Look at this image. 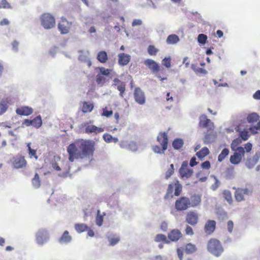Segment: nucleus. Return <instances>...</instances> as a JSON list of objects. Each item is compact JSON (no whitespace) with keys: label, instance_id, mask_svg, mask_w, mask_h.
Here are the masks:
<instances>
[{"label":"nucleus","instance_id":"473e14b6","mask_svg":"<svg viewBox=\"0 0 260 260\" xmlns=\"http://www.w3.org/2000/svg\"><path fill=\"white\" fill-rule=\"evenodd\" d=\"M30 143H28L27 144L29 157L30 158H35L37 160L38 158V156L37 154V150L32 149L30 147Z\"/></svg>","mask_w":260,"mask_h":260},{"label":"nucleus","instance_id":"c9c22d12","mask_svg":"<svg viewBox=\"0 0 260 260\" xmlns=\"http://www.w3.org/2000/svg\"><path fill=\"white\" fill-rule=\"evenodd\" d=\"M229 150L228 148H224L218 156V161H222L228 155Z\"/></svg>","mask_w":260,"mask_h":260},{"label":"nucleus","instance_id":"5701e85b","mask_svg":"<svg viewBox=\"0 0 260 260\" xmlns=\"http://www.w3.org/2000/svg\"><path fill=\"white\" fill-rule=\"evenodd\" d=\"M201 202V196L193 194L190 197V207H194L200 205Z\"/></svg>","mask_w":260,"mask_h":260},{"label":"nucleus","instance_id":"b1692460","mask_svg":"<svg viewBox=\"0 0 260 260\" xmlns=\"http://www.w3.org/2000/svg\"><path fill=\"white\" fill-rule=\"evenodd\" d=\"M184 249L186 254H191L197 251V247L196 245L189 243L185 245Z\"/></svg>","mask_w":260,"mask_h":260},{"label":"nucleus","instance_id":"1a4fd4ad","mask_svg":"<svg viewBox=\"0 0 260 260\" xmlns=\"http://www.w3.org/2000/svg\"><path fill=\"white\" fill-rule=\"evenodd\" d=\"M12 165L15 169H22L26 167L27 161L24 156L17 155L13 157L11 160Z\"/></svg>","mask_w":260,"mask_h":260},{"label":"nucleus","instance_id":"9b49d317","mask_svg":"<svg viewBox=\"0 0 260 260\" xmlns=\"http://www.w3.org/2000/svg\"><path fill=\"white\" fill-rule=\"evenodd\" d=\"M134 97L136 102L139 105H144L146 102L145 93L140 87L135 89Z\"/></svg>","mask_w":260,"mask_h":260},{"label":"nucleus","instance_id":"e433bc0d","mask_svg":"<svg viewBox=\"0 0 260 260\" xmlns=\"http://www.w3.org/2000/svg\"><path fill=\"white\" fill-rule=\"evenodd\" d=\"M207 173H205L203 171L199 172L196 175L197 177L199 178V181L202 182L207 180Z\"/></svg>","mask_w":260,"mask_h":260},{"label":"nucleus","instance_id":"7c9ffc66","mask_svg":"<svg viewBox=\"0 0 260 260\" xmlns=\"http://www.w3.org/2000/svg\"><path fill=\"white\" fill-rule=\"evenodd\" d=\"M103 138L104 141L108 143L111 142L116 143L118 141L117 138L113 137L110 134L108 133L104 134L103 136Z\"/></svg>","mask_w":260,"mask_h":260},{"label":"nucleus","instance_id":"13d9d810","mask_svg":"<svg viewBox=\"0 0 260 260\" xmlns=\"http://www.w3.org/2000/svg\"><path fill=\"white\" fill-rule=\"evenodd\" d=\"M212 141L211 140V137L210 135H206L205 136L204 139V143L205 144H208L211 143Z\"/></svg>","mask_w":260,"mask_h":260},{"label":"nucleus","instance_id":"f03ea898","mask_svg":"<svg viewBox=\"0 0 260 260\" xmlns=\"http://www.w3.org/2000/svg\"><path fill=\"white\" fill-rule=\"evenodd\" d=\"M208 251L215 256L219 257L224 251V248L220 241L216 238H211L207 242Z\"/></svg>","mask_w":260,"mask_h":260},{"label":"nucleus","instance_id":"9d476101","mask_svg":"<svg viewBox=\"0 0 260 260\" xmlns=\"http://www.w3.org/2000/svg\"><path fill=\"white\" fill-rule=\"evenodd\" d=\"M199 214L194 211H190L186 214L185 221L189 224L195 226L199 222Z\"/></svg>","mask_w":260,"mask_h":260},{"label":"nucleus","instance_id":"c85d7f7f","mask_svg":"<svg viewBox=\"0 0 260 260\" xmlns=\"http://www.w3.org/2000/svg\"><path fill=\"white\" fill-rule=\"evenodd\" d=\"M184 141L181 138H176L172 142V146L174 149L178 150L182 147Z\"/></svg>","mask_w":260,"mask_h":260},{"label":"nucleus","instance_id":"ddd939ff","mask_svg":"<svg viewBox=\"0 0 260 260\" xmlns=\"http://www.w3.org/2000/svg\"><path fill=\"white\" fill-rule=\"evenodd\" d=\"M49 239V234L45 229H40L36 235V240L39 244H43Z\"/></svg>","mask_w":260,"mask_h":260},{"label":"nucleus","instance_id":"680f3d73","mask_svg":"<svg viewBox=\"0 0 260 260\" xmlns=\"http://www.w3.org/2000/svg\"><path fill=\"white\" fill-rule=\"evenodd\" d=\"M227 227L228 231L231 233L232 232L233 227H234V223L232 221L229 220L228 222L227 223Z\"/></svg>","mask_w":260,"mask_h":260},{"label":"nucleus","instance_id":"f704fd0d","mask_svg":"<svg viewBox=\"0 0 260 260\" xmlns=\"http://www.w3.org/2000/svg\"><path fill=\"white\" fill-rule=\"evenodd\" d=\"M32 185L36 188H38L41 185V181L39 177V175L38 173H36L34 177L31 180Z\"/></svg>","mask_w":260,"mask_h":260},{"label":"nucleus","instance_id":"2f4dec72","mask_svg":"<svg viewBox=\"0 0 260 260\" xmlns=\"http://www.w3.org/2000/svg\"><path fill=\"white\" fill-rule=\"evenodd\" d=\"M209 153V149L206 147H204L199 151L197 152L196 155L198 158L201 159L208 155Z\"/></svg>","mask_w":260,"mask_h":260},{"label":"nucleus","instance_id":"de8ad7c7","mask_svg":"<svg viewBox=\"0 0 260 260\" xmlns=\"http://www.w3.org/2000/svg\"><path fill=\"white\" fill-rule=\"evenodd\" d=\"M11 5L6 0H2L0 2V9H10Z\"/></svg>","mask_w":260,"mask_h":260},{"label":"nucleus","instance_id":"6e6552de","mask_svg":"<svg viewBox=\"0 0 260 260\" xmlns=\"http://www.w3.org/2000/svg\"><path fill=\"white\" fill-rule=\"evenodd\" d=\"M192 169H189L188 162L187 161H184L179 170V173L180 178L182 179H186L190 178L193 174Z\"/></svg>","mask_w":260,"mask_h":260},{"label":"nucleus","instance_id":"bb28decb","mask_svg":"<svg viewBox=\"0 0 260 260\" xmlns=\"http://www.w3.org/2000/svg\"><path fill=\"white\" fill-rule=\"evenodd\" d=\"M211 123V120L207 118V116L205 115H202L200 117L199 121V126L201 127L205 128L207 127L209 124Z\"/></svg>","mask_w":260,"mask_h":260},{"label":"nucleus","instance_id":"0eeeda50","mask_svg":"<svg viewBox=\"0 0 260 260\" xmlns=\"http://www.w3.org/2000/svg\"><path fill=\"white\" fill-rule=\"evenodd\" d=\"M175 209L177 211H184L190 207V199L186 197H181L175 203Z\"/></svg>","mask_w":260,"mask_h":260},{"label":"nucleus","instance_id":"f3484780","mask_svg":"<svg viewBox=\"0 0 260 260\" xmlns=\"http://www.w3.org/2000/svg\"><path fill=\"white\" fill-rule=\"evenodd\" d=\"M216 221L213 220H208L205 224L204 231L207 235L212 234L216 228Z\"/></svg>","mask_w":260,"mask_h":260},{"label":"nucleus","instance_id":"20e7f679","mask_svg":"<svg viewBox=\"0 0 260 260\" xmlns=\"http://www.w3.org/2000/svg\"><path fill=\"white\" fill-rule=\"evenodd\" d=\"M174 188L175 189L174 195L177 197L179 196L182 192V186L177 180L169 185L167 190V193L164 197L165 199L173 198L172 193Z\"/></svg>","mask_w":260,"mask_h":260},{"label":"nucleus","instance_id":"a19ab883","mask_svg":"<svg viewBox=\"0 0 260 260\" xmlns=\"http://www.w3.org/2000/svg\"><path fill=\"white\" fill-rule=\"evenodd\" d=\"M154 240L156 242H164L165 243H168L166 236L163 234H157L155 236Z\"/></svg>","mask_w":260,"mask_h":260},{"label":"nucleus","instance_id":"393cba45","mask_svg":"<svg viewBox=\"0 0 260 260\" xmlns=\"http://www.w3.org/2000/svg\"><path fill=\"white\" fill-rule=\"evenodd\" d=\"M72 240V237L69 235L68 231H65L61 237L59 239V242L61 244L68 243Z\"/></svg>","mask_w":260,"mask_h":260},{"label":"nucleus","instance_id":"412c9836","mask_svg":"<svg viewBox=\"0 0 260 260\" xmlns=\"http://www.w3.org/2000/svg\"><path fill=\"white\" fill-rule=\"evenodd\" d=\"M11 103L10 98L3 99L0 102V115L3 114L7 110L9 105Z\"/></svg>","mask_w":260,"mask_h":260},{"label":"nucleus","instance_id":"f257e3e1","mask_svg":"<svg viewBox=\"0 0 260 260\" xmlns=\"http://www.w3.org/2000/svg\"><path fill=\"white\" fill-rule=\"evenodd\" d=\"M69 160L92 157L95 150V142L92 140L78 139L67 147Z\"/></svg>","mask_w":260,"mask_h":260},{"label":"nucleus","instance_id":"6e6d98bb","mask_svg":"<svg viewBox=\"0 0 260 260\" xmlns=\"http://www.w3.org/2000/svg\"><path fill=\"white\" fill-rule=\"evenodd\" d=\"M103 222V217L102 215L98 214L96 217V223L99 226H101Z\"/></svg>","mask_w":260,"mask_h":260},{"label":"nucleus","instance_id":"2eb2a0df","mask_svg":"<svg viewBox=\"0 0 260 260\" xmlns=\"http://www.w3.org/2000/svg\"><path fill=\"white\" fill-rule=\"evenodd\" d=\"M144 64L153 73H156L160 70L159 64L154 60L151 59H147L144 61Z\"/></svg>","mask_w":260,"mask_h":260},{"label":"nucleus","instance_id":"4c0bfd02","mask_svg":"<svg viewBox=\"0 0 260 260\" xmlns=\"http://www.w3.org/2000/svg\"><path fill=\"white\" fill-rule=\"evenodd\" d=\"M191 68L197 74L206 75L207 73V71L205 69L198 67L194 64H192Z\"/></svg>","mask_w":260,"mask_h":260},{"label":"nucleus","instance_id":"8fccbe9b","mask_svg":"<svg viewBox=\"0 0 260 260\" xmlns=\"http://www.w3.org/2000/svg\"><path fill=\"white\" fill-rule=\"evenodd\" d=\"M174 168L173 164H171L170 165V168L168 169V170L167 171L166 174V178L168 179L169 177H170L174 173Z\"/></svg>","mask_w":260,"mask_h":260},{"label":"nucleus","instance_id":"c03bdc74","mask_svg":"<svg viewBox=\"0 0 260 260\" xmlns=\"http://www.w3.org/2000/svg\"><path fill=\"white\" fill-rule=\"evenodd\" d=\"M242 143V141L240 138L234 139L231 144V148L233 150H236V147H237L239 145Z\"/></svg>","mask_w":260,"mask_h":260},{"label":"nucleus","instance_id":"58836bf2","mask_svg":"<svg viewBox=\"0 0 260 260\" xmlns=\"http://www.w3.org/2000/svg\"><path fill=\"white\" fill-rule=\"evenodd\" d=\"M259 118V115L255 113L250 114L247 116V120L249 122H256L258 120Z\"/></svg>","mask_w":260,"mask_h":260},{"label":"nucleus","instance_id":"603ef678","mask_svg":"<svg viewBox=\"0 0 260 260\" xmlns=\"http://www.w3.org/2000/svg\"><path fill=\"white\" fill-rule=\"evenodd\" d=\"M185 233L186 235L189 236H192L194 234L192 228L188 225L186 226Z\"/></svg>","mask_w":260,"mask_h":260},{"label":"nucleus","instance_id":"3c124183","mask_svg":"<svg viewBox=\"0 0 260 260\" xmlns=\"http://www.w3.org/2000/svg\"><path fill=\"white\" fill-rule=\"evenodd\" d=\"M171 58L165 57L162 60V64L167 68H170L171 66Z\"/></svg>","mask_w":260,"mask_h":260},{"label":"nucleus","instance_id":"dca6fc26","mask_svg":"<svg viewBox=\"0 0 260 260\" xmlns=\"http://www.w3.org/2000/svg\"><path fill=\"white\" fill-rule=\"evenodd\" d=\"M85 133L86 134L94 133L95 134L104 132V129L102 127H99L94 125L89 124L88 123L85 124Z\"/></svg>","mask_w":260,"mask_h":260},{"label":"nucleus","instance_id":"69168bd1","mask_svg":"<svg viewBox=\"0 0 260 260\" xmlns=\"http://www.w3.org/2000/svg\"><path fill=\"white\" fill-rule=\"evenodd\" d=\"M10 23L9 21L7 18H4L0 21V25H8Z\"/></svg>","mask_w":260,"mask_h":260},{"label":"nucleus","instance_id":"09e8293b","mask_svg":"<svg viewBox=\"0 0 260 260\" xmlns=\"http://www.w3.org/2000/svg\"><path fill=\"white\" fill-rule=\"evenodd\" d=\"M96 82L98 84H103L106 82V79L102 75L98 74L96 76Z\"/></svg>","mask_w":260,"mask_h":260},{"label":"nucleus","instance_id":"a18cd8bd","mask_svg":"<svg viewBox=\"0 0 260 260\" xmlns=\"http://www.w3.org/2000/svg\"><path fill=\"white\" fill-rule=\"evenodd\" d=\"M240 137L243 140L246 141L248 139L249 135L247 131H242L239 133Z\"/></svg>","mask_w":260,"mask_h":260},{"label":"nucleus","instance_id":"0e129e2a","mask_svg":"<svg viewBox=\"0 0 260 260\" xmlns=\"http://www.w3.org/2000/svg\"><path fill=\"white\" fill-rule=\"evenodd\" d=\"M244 149H245L247 152H250L252 149V144L250 143H247L245 144V148Z\"/></svg>","mask_w":260,"mask_h":260},{"label":"nucleus","instance_id":"bf43d9fd","mask_svg":"<svg viewBox=\"0 0 260 260\" xmlns=\"http://www.w3.org/2000/svg\"><path fill=\"white\" fill-rule=\"evenodd\" d=\"M119 240L120 239L118 237L112 238L110 240V244L112 246L115 245L119 241Z\"/></svg>","mask_w":260,"mask_h":260},{"label":"nucleus","instance_id":"aec40b11","mask_svg":"<svg viewBox=\"0 0 260 260\" xmlns=\"http://www.w3.org/2000/svg\"><path fill=\"white\" fill-rule=\"evenodd\" d=\"M118 63L121 66L127 65L131 60V56L124 53H121L118 55Z\"/></svg>","mask_w":260,"mask_h":260},{"label":"nucleus","instance_id":"39448f33","mask_svg":"<svg viewBox=\"0 0 260 260\" xmlns=\"http://www.w3.org/2000/svg\"><path fill=\"white\" fill-rule=\"evenodd\" d=\"M41 21L42 25L45 29H50L55 24V18L49 13L43 14L41 17Z\"/></svg>","mask_w":260,"mask_h":260},{"label":"nucleus","instance_id":"c756f323","mask_svg":"<svg viewBox=\"0 0 260 260\" xmlns=\"http://www.w3.org/2000/svg\"><path fill=\"white\" fill-rule=\"evenodd\" d=\"M179 41V37L175 34L169 35L167 40L166 42L168 44L173 45L177 43Z\"/></svg>","mask_w":260,"mask_h":260},{"label":"nucleus","instance_id":"72a5a7b5","mask_svg":"<svg viewBox=\"0 0 260 260\" xmlns=\"http://www.w3.org/2000/svg\"><path fill=\"white\" fill-rule=\"evenodd\" d=\"M75 229L78 233H81L87 231L88 227L85 223H76L75 224Z\"/></svg>","mask_w":260,"mask_h":260},{"label":"nucleus","instance_id":"4be33fe9","mask_svg":"<svg viewBox=\"0 0 260 260\" xmlns=\"http://www.w3.org/2000/svg\"><path fill=\"white\" fill-rule=\"evenodd\" d=\"M182 236L180 231L178 229H174L168 234V237L172 241H177L182 237Z\"/></svg>","mask_w":260,"mask_h":260},{"label":"nucleus","instance_id":"a211bd4d","mask_svg":"<svg viewBox=\"0 0 260 260\" xmlns=\"http://www.w3.org/2000/svg\"><path fill=\"white\" fill-rule=\"evenodd\" d=\"M113 85L117 87V89L120 91V96L123 97L125 91V83L120 80L118 78H115L113 80Z\"/></svg>","mask_w":260,"mask_h":260},{"label":"nucleus","instance_id":"cd10ccee","mask_svg":"<svg viewBox=\"0 0 260 260\" xmlns=\"http://www.w3.org/2000/svg\"><path fill=\"white\" fill-rule=\"evenodd\" d=\"M96 58L100 62L106 63L108 59L107 53L105 51H101L98 53Z\"/></svg>","mask_w":260,"mask_h":260},{"label":"nucleus","instance_id":"7ed1b4c3","mask_svg":"<svg viewBox=\"0 0 260 260\" xmlns=\"http://www.w3.org/2000/svg\"><path fill=\"white\" fill-rule=\"evenodd\" d=\"M157 141L161 145H155L153 147V150L157 153L163 154L167 149L168 144V134L166 132H160L157 137Z\"/></svg>","mask_w":260,"mask_h":260},{"label":"nucleus","instance_id":"e2e57ef3","mask_svg":"<svg viewBox=\"0 0 260 260\" xmlns=\"http://www.w3.org/2000/svg\"><path fill=\"white\" fill-rule=\"evenodd\" d=\"M260 129V121H259L255 126H251L249 129L252 132H256V131Z\"/></svg>","mask_w":260,"mask_h":260},{"label":"nucleus","instance_id":"338daca9","mask_svg":"<svg viewBox=\"0 0 260 260\" xmlns=\"http://www.w3.org/2000/svg\"><path fill=\"white\" fill-rule=\"evenodd\" d=\"M142 24V21L140 19H134L132 22L133 26L140 25Z\"/></svg>","mask_w":260,"mask_h":260},{"label":"nucleus","instance_id":"ea45409f","mask_svg":"<svg viewBox=\"0 0 260 260\" xmlns=\"http://www.w3.org/2000/svg\"><path fill=\"white\" fill-rule=\"evenodd\" d=\"M148 53L150 55L154 56L157 54L158 52V49H157L154 45H150L148 47Z\"/></svg>","mask_w":260,"mask_h":260},{"label":"nucleus","instance_id":"37998d69","mask_svg":"<svg viewBox=\"0 0 260 260\" xmlns=\"http://www.w3.org/2000/svg\"><path fill=\"white\" fill-rule=\"evenodd\" d=\"M224 198L229 203L232 202V197L231 192L229 190H225L223 192Z\"/></svg>","mask_w":260,"mask_h":260},{"label":"nucleus","instance_id":"a878e982","mask_svg":"<svg viewBox=\"0 0 260 260\" xmlns=\"http://www.w3.org/2000/svg\"><path fill=\"white\" fill-rule=\"evenodd\" d=\"M94 106L92 103H90L87 102H83L82 103V111L84 113L90 112L93 109Z\"/></svg>","mask_w":260,"mask_h":260},{"label":"nucleus","instance_id":"5fc2aeb1","mask_svg":"<svg viewBox=\"0 0 260 260\" xmlns=\"http://www.w3.org/2000/svg\"><path fill=\"white\" fill-rule=\"evenodd\" d=\"M113 114V111L112 110L109 111L107 110V108H105L103 109V112L102 114V116H106L107 117H109L112 116Z\"/></svg>","mask_w":260,"mask_h":260},{"label":"nucleus","instance_id":"f8f14e48","mask_svg":"<svg viewBox=\"0 0 260 260\" xmlns=\"http://www.w3.org/2000/svg\"><path fill=\"white\" fill-rule=\"evenodd\" d=\"M72 23L69 22L64 18H61L58 23V28L62 34H66L69 32Z\"/></svg>","mask_w":260,"mask_h":260},{"label":"nucleus","instance_id":"4468645a","mask_svg":"<svg viewBox=\"0 0 260 260\" xmlns=\"http://www.w3.org/2000/svg\"><path fill=\"white\" fill-rule=\"evenodd\" d=\"M251 191L247 188H238L235 192V197L238 202H241L244 200V195L249 194Z\"/></svg>","mask_w":260,"mask_h":260},{"label":"nucleus","instance_id":"423d86ee","mask_svg":"<svg viewBox=\"0 0 260 260\" xmlns=\"http://www.w3.org/2000/svg\"><path fill=\"white\" fill-rule=\"evenodd\" d=\"M236 152H234L233 155L230 156V161L232 164L238 165L242 160V158L244 156L245 150L243 147L240 146L238 147L236 150Z\"/></svg>","mask_w":260,"mask_h":260},{"label":"nucleus","instance_id":"49530a36","mask_svg":"<svg viewBox=\"0 0 260 260\" xmlns=\"http://www.w3.org/2000/svg\"><path fill=\"white\" fill-rule=\"evenodd\" d=\"M207 40V36L203 34H201L198 36V42L202 44H205Z\"/></svg>","mask_w":260,"mask_h":260},{"label":"nucleus","instance_id":"864d4df0","mask_svg":"<svg viewBox=\"0 0 260 260\" xmlns=\"http://www.w3.org/2000/svg\"><path fill=\"white\" fill-rule=\"evenodd\" d=\"M99 70L102 75L108 76L110 73V70L108 69H105L104 67L99 68Z\"/></svg>","mask_w":260,"mask_h":260},{"label":"nucleus","instance_id":"79ce46f5","mask_svg":"<svg viewBox=\"0 0 260 260\" xmlns=\"http://www.w3.org/2000/svg\"><path fill=\"white\" fill-rule=\"evenodd\" d=\"M31 121L32 125L36 127H39L42 125V119L40 116L35 118L34 119L31 120Z\"/></svg>","mask_w":260,"mask_h":260},{"label":"nucleus","instance_id":"052dcab7","mask_svg":"<svg viewBox=\"0 0 260 260\" xmlns=\"http://www.w3.org/2000/svg\"><path fill=\"white\" fill-rule=\"evenodd\" d=\"M177 253L179 259L182 260L183 257V250L181 249L180 248H178L177 249Z\"/></svg>","mask_w":260,"mask_h":260},{"label":"nucleus","instance_id":"6ab92c4d","mask_svg":"<svg viewBox=\"0 0 260 260\" xmlns=\"http://www.w3.org/2000/svg\"><path fill=\"white\" fill-rule=\"evenodd\" d=\"M33 109L28 106H21L17 108L16 113L19 115L28 116L33 112Z\"/></svg>","mask_w":260,"mask_h":260},{"label":"nucleus","instance_id":"774afa93","mask_svg":"<svg viewBox=\"0 0 260 260\" xmlns=\"http://www.w3.org/2000/svg\"><path fill=\"white\" fill-rule=\"evenodd\" d=\"M254 99L260 100V90L256 91L253 95Z\"/></svg>","mask_w":260,"mask_h":260},{"label":"nucleus","instance_id":"4d7b16f0","mask_svg":"<svg viewBox=\"0 0 260 260\" xmlns=\"http://www.w3.org/2000/svg\"><path fill=\"white\" fill-rule=\"evenodd\" d=\"M201 167L203 169L209 170L211 167L210 162L209 161L207 160L203 162L201 164Z\"/></svg>","mask_w":260,"mask_h":260}]
</instances>
